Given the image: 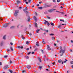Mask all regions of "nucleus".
Instances as JSON below:
<instances>
[{
  "label": "nucleus",
  "mask_w": 73,
  "mask_h": 73,
  "mask_svg": "<svg viewBox=\"0 0 73 73\" xmlns=\"http://www.w3.org/2000/svg\"><path fill=\"white\" fill-rule=\"evenodd\" d=\"M44 31H45V32H48V30H44Z\"/></svg>",
  "instance_id": "45"
},
{
  "label": "nucleus",
  "mask_w": 73,
  "mask_h": 73,
  "mask_svg": "<svg viewBox=\"0 0 73 73\" xmlns=\"http://www.w3.org/2000/svg\"><path fill=\"white\" fill-rule=\"evenodd\" d=\"M44 21H45V22H44V24H45V25H46V23H48V22L47 21H46V20H45Z\"/></svg>",
  "instance_id": "19"
},
{
  "label": "nucleus",
  "mask_w": 73,
  "mask_h": 73,
  "mask_svg": "<svg viewBox=\"0 0 73 73\" xmlns=\"http://www.w3.org/2000/svg\"><path fill=\"white\" fill-rule=\"evenodd\" d=\"M50 36H53L54 35V34L53 33L50 34L49 35Z\"/></svg>",
  "instance_id": "31"
},
{
  "label": "nucleus",
  "mask_w": 73,
  "mask_h": 73,
  "mask_svg": "<svg viewBox=\"0 0 73 73\" xmlns=\"http://www.w3.org/2000/svg\"><path fill=\"white\" fill-rule=\"evenodd\" d=\"M42 42L43 43V44H45V42L44 41H42Z\"/></svg>",
  "instance_id": "40"
},
{
  "label": "nucleus",
  "mask_w": 73,
  "mask_h": 73,
  "mask_svg": "<svg viewBox=\"0 0 73 73\" xmlns=\"http://www.w3.org/2000/svg\"><path fill=\"white\" fill-rule=\"evenodd\" d=\"M10 44L11 45H13V43H12V42H11L10 43Z\"/></svg>",
  "instance_id": "59"
},
{
  "label": "nucleus",
  "mask_w": 73,
  "mask_h": 73,
  "mask_svg": "<svg viewBox=\"0 0 73 73\" xmlns=\"http://www.w3.org/2000/svg\"><path fill=\"white\" fill-rule=\"evenodd\" d=\"M54 46H56V44L55 43H54Z\"/></svg>",
  "instance_id": "58"
},
{
  "label": "nucleus",
  "mask_w": 73,
  "mask_h": 73,
  "mask_svg": "<svg viewBox=\"0 0 73 73\" xmlns=\"http://www.w3.org/2000/svg\"><path fill=\"white\" fill-rule=\"evenodd\" d=\"M46 17L47 19H50V17H49L48 16H47Z\"/></svg>",
  "instance_id": "37"
},
{
  "label": "nucleus",
  "mask_w": 73,
  "mask_h": 73,
  "mask_svg": "<svg viewBox=\"0 0 73 73\" xmlns=\"http://www.w3.org/2000/svg\"><path fill=\"white\" fill-rule=\"evenodd\" d=\"M22 38L23 40H24V39H25V38L24 37H22Z\"/></svg>",
  "instance_id": "49"
},
{
  "label": "nucleus",
  "mask_w": 73,
  "mask_h": 73,
  "mask_svg": "<svg viewBox=\"0 0 73 73\" xmlns=\"http://www.w3.org/2000/svg\"><path fill=\"white\" fill-rule=\"evenodd\" d=\"M19 26H20V25H18V26H17V28H19Z\"/></svg>",
  "instance_id": "61"
},
{
  "label": "nucleus",
  "mask_w": 73,
  "mask_h": 73,
  "mask_svg": "<svg viewBox=\"0 0 73 73\" xmlns=\"http://www.w3.org/2000/svg\"><path fill=\"white\" fill-rule=\"evenodd\" d=\"M19 12V11L18 10H17L15 11V13H14V16H17V13Z\"/></svg>",
  "instance_id": "1"
},
{
  "label": "nucleus",
  "mask_w": 73,
  "mask_h": 73,
  "mask_svg": "<svg viewBox=\"0 0 73 73\" xmlns=\"http://www.w3.org/2000/svg\"><path fill=\"white\" fill-rule=\"evenodd\" d=\"M42 66H39V69H42Z\"/></svg>",
  "instance_id": "43"
},
{
  "label": "nucleus",
  "mask_w": 73,
  "mask_h": 73,
  "mask_svg": "<svg viewBox=\"0 0 73 73\" xmlns=\"http://www.w3.org/2000/svg\"><path fill=\"white\" fill-rule=\"evenodd\" d=\"M37 50V48H36V49L34 50V51H36Z\"/></svg>",
  "instance_id": "57"
},
{
  "label": "nucleus",
  "mask_w": 73,
  "mask_h": 73,
  "mask_svg": "<svg viewBox=\"0 0 73 73\" xmlns=\"http://www.w3.org/2000/svg\"><path fill=\"white\" fill-rule=\"evenodd\" d=\"M62 61V60L60 59L58 60V62H59V63H60V62H61Z\"/></svg>",
  "instance_id": "18"
},
{
  "label": "nucleus",
  "mask_w": 73,
  "mask_h": 73,
  "mask_svg": "<svg viewBox=\"0 0 73 73\" xmlns=\"http://www.w3.org/2000/svg\"><path fill=\"white\" fill-rule=\"evenodd\" d=\"M38 61H39V62H41V58L40 57H38Z\"/></svg>",
  "instance_id": "9"
},
{
  "label": "nucleus",
  "mask_w": 73,
  "mask_h": 73,
  "mask_svg": "<svg viewBox=\"0 0 73 73\" xmlns=\"http://www.w3.org/2000/svg\"><path fill=\"white\" fill-rule=\"evenodd\" d=\"M10 64H12V62L11 60H10Z\"/></svg>",
  "instance_id": "42"
},
{
  "label": "nucleus",
  "mask_w": 73,
  "mask_h": 73,
  "mask_svg": "<svg viewBox=\"0 0 73 73\" xmlns=\"http://www.w3.org/2000/svg\"><path fill=\"white\" fill-rule=\"evenodd\" d=\"M23 1H25V3H26V2H27V0H24Z\"/></svg>",
  "instance_id": "51"
},
{
  "label": "nucleus",
  "mask_w": 73,
  "mask_h": 73,
  "mask_svg": "<svg viewBox=\"0 0 73 73\" xmlns=\"http://www.w3.org/2000/svg\"><path fill=\"white\" fill-rule=\"evenodd\" d=\"M47 66H48V68H49V69H50V66H49V65H47Z\"/></svg>",
  "instance_id": "56"
},
{
  "label": "nucleus",
  "mask_w": 73,
  "mask_h": 73,
  "mask_svg": "<svg viewBox=\"0 0 73 73\" xmlns=\"http://www.w3.org/2000/svg\"><path fill=\"white\" fill-rule=\"evenodd\" d=\"M61 27V25H60L59 26H58V28H60Z\"/></svg>",
  "instance_id": "26"
},
{
  "label": "nucleus",
  "mask_w": 73,
  "mask_h": 73,
  "mask_svg": "<svg viewBox=\"0 0 73 73\" xmlns=\"http://www.w3.org/2000/svg\"><path fill=\"white\" fill-rule=\"evenodd\" d=\"M71 42H72V43H73V40H71Z\"/></svg>",
  "instance_id": "63"
},
{
  "label": "nucleus",
  "mask_w": 73,
  "mask_h": 73,
  "mask_svg": "<svg viewBox=\"0 0 73 73\" xmlns=\"http://www.w3.org/2000/svg\"><path fill=\"white\" fill-rule=\"evenodd\" d=\"M54 10H56V9H49L48 10V12H54Z\"/></svg>",
  "instance_id": "2"
},
{
  "label": "nucleus",
  "mask_w": 73,
  "mask_h": 73,
  "mask_svg": "<svg viewBox=\"0 0 73 73\" xmlns=\"http://www.w3.org/2000/svg\"><path fill=\"white\" fill-rule=\"evenodd\" d=\"M32 34L31 33H30L29 34V36H32Z\"/></svg>",
  "instance_id": "54"
},
{
  "label": "nucleus",
  "mask_w": 73,
  "mask_h": 73,
  "mask_svg": "<svg viewBox=\"0 0 73 73\" xmlns=\"http://www.w3.org/2000/svg\"><path fill=\"white\" fill-rule=\"evenodd\" d=\"M60 1H61L60 0H57V3H59Z\"/></svg>",
  "instance_id": "44"
},
{
  "label": "nucleus",
  "mask_w": 73,
  "mask_h": 73,
  "mask_svg": "<svg viewBox=\"0 0 73 73\" xmlns=\"http://www.w3.org/2000/svg\"><path fill=\"white\" fill-rule=\"evenodd\" d=\"M26 72V70H24L22 71V73H25Z\"/></svg>",
  "instance_id": "32"
},
{
  "label": "nucleus",
  "mask_w": 73,
  "mask_h": 73,
  "mask_svg": "<svg viewBox=\"0 0 73 73\" xmlns=\"http://www.w3.org/2000/svg\"><path fill=\"white\" fill-rule=\"evenodd\" d=\"M17 4H20V1H19V0H18L17 1Z\"/></svg>",
  "instance_id": "20"
},
{
  "label": "nucleus",
  "mask_w": 73,
  "mask_h": 73,
  "mask_svg": "<svg viewBox=\"0 0 73 73\" xmlns=\"http://www.w3.org/2000/svg\"><path fill=\"white\" fill-rule=\"evenodd\" d=\"M50 24L52 26H54V23H51Z\"/></svg>",
  "instance_id": "22"
},
{
  "label": "nucleus",
  "mask_w": 73,
  "mask_h": 73,
  "mask_svg": "<svg viewBox=\"0 0 73 73\" xmlns=\"http://www.w3.org/2000/svg\"><path fill=\"white\" fill-rule=\"evenodd\" d=\"M25 3L26 4H28V2H26Z\"/></svg>",
  "instance_id": "62"
},
{
  "label": "nucleus",
  "mask_w": 73,
  "mask_h": 73,
  "mask_svg": "<svg viewBox=\"0 0 73 73\" xmlns=\"http://www.w3.org/2000/svg\"><path fill=\"white\" fill-rule=\"evenodd\" d=\"M52 5H46L44 6V8H48V7H50Z\"/></svg>",
  "instance_id": "4"
},
{
  "label": "nucleus",
  "mask_w": 73,
  "mask_h": 73,
  "mask_svg": "<svg viewBox=\"0 0 73 73\" xmlns=\"http://www.w3.org/2000/svg\"><path fill=\"white\" fill-rule=\"evenodd\" d=\"M26 44H27L28 45L29 44V41H27L26 42Z\"/></svg>",
  "instance_id": "33"
},
{
  "label": "nucleus",
  "mask_w": 73,
  "mask_h": 73,
  "mask_svg": "<svg viewBox=\"0 0 73 73\" xmlns=\"http://www.w3.org/2000/svg\"><path fill=\"white\" fill-rule=\"evenodd\" d=\"M34 19L35 20V21L36 22L37 21V18H36V17L35 16L34 17Z\"/></svg>",
  "instance_id": "10"
},
{
  "label": "nucleus",
  "mask_w": 73,
  "mask_h": 73,
  "mask_svg": "<svg viewBox=\"0 0 73 73\" xmlns=\"http://www.w3.org/2000/svg\"><path fill=\"white\" fill-rule=\"evenodd\" d=\"M29 48H28L26 50H29Z\"/></svg>",
  "instance_id": "50"
},
{
  "label": "nucleus",
  "mask_w": 73,
  "mask_h": 73,
  "mask_svg": "<svg viewBox=\"0 0 73 73\" xmlns=\"http://www.w3.org/2000/svg\"><path fill=\"white\" fill-rule=\"evenodd\" d=\"M65 60L66 61H64V63H66V61H68V60H67L66 59H65Z\"/></svg>",
  "instance_id": "29"
},
{
  "label": "nucleus",
  "mask_w": 73,
  "mask_h": 73,
  "mask_svg": "<svg viewBox=\"0 0 73 73\" xmlns=\"http://www.w3.org/2000/svg\"><path fill=\"white\" fill-rule=\"evenodd\" d=\"M8 57V56H7V55H5V56H4V58H7V57Z\"/></svg>",
  "instance_id": "28"
},
{
  "label": "nucleus",
  "mask_w": 73,
  "mask_h": 73,
  "mask_svg": "<svg viewBox=\"0 0 73 73\" xmlns=\"http://www.w3.org/2000/svg\"><path fill=\"white\" fill-rule=\"evenodd\" d=\"M10 49L11 50V51H12V52L13 51V48H12V47H10Z\"/></svg>",
  "instance_id": "21"
},
{
  "label": "nucleus",
  "mask_w": 73,
  "mask_h": 73,
  "mask_svg": "<svg viewBox=\"0 0 73 73\" xmlns=\"http://www.w3.org/2000/svg\"><path fill=\"white\" fill-rule=\"evenodd\" d=\"M31 66H29V65H27V67L28 68V69H30Z\"/></svg>",
  "instance_id": "14"
},
{
  "label": "nucleus",
  "mask_w": 73,
  "mask_h": 73,
  "mask_svg": "<svg viewBox=\"0 0 73 73\" xmlns=\"http://www.w3.org/2000/svg\"><path fill=\"white\" fill-rule=\"evenodd\" d=\"M70 64H73V61H71Z\"/></svg>",
  "instance_id": "41"
},
{
  "label": "nucleus",
  "mask_w": 73,
  "mask_h": 73,
  "mask_svg": "<svg viewBox=\"0 0 73 73\" xmlns=\"http://www.w3.org/2000/svg\"><path fill=\"white\" fill-rule=\"evenodd\" d=\"M31 1V0H28V2L29 3H30Z\"/></svg>",
  "instance_id": "47"
},
{
  "label": "nucleus",
  "mask_w": 73,
  "mask_h": 73,
  "mask_svg": "<svg viewBox=\"0 0 73 73\" xmlns=\"http://www.w3.org/2000/svg\"><path fill=\"white\" fill-rule=\"evenodd\" d=\"M47 49L48 50H49L51 49V48H50L49 45H47Z\"/></svg>",
  "instance_id": "11"
},
{
  "label": "nucleus",
  "mask_w": 73,
  "mask_h": 73,
  "mask_svg": "<svg viewBox=\"0 0 73 73\" xmlns=\"http://www.w3.org/2000/svg\"><path fill=\"white\" fill-rule=\"evenodd\" d=\"M55 38H54V36H52V40H54V39Z\"/></svg>",
  "instance_id": "23"
},
{
  "label": "nucleus",
  "mask_w": 73,
  "mask_h": 73,
  "mask_svg": "<svg viewBox=\"0 0 73 73\" xmlns=\"http://www.w3.org/2000/svg\"><path fill=\"white\" fill-rule=\"evenodd\" d=\"M46 70H47V71H49V70H48V69H46Z\"/></svg>",
  "instance_id": "53"
},
{
  "label": "nucleus",
  "mask_w": 73,
  "mask_h": 73,
  "mask_svg": "<svg viewBox=\"0 0 73 73\" xmlns=\"http://www.w3.org/2000/svg\"><path fill=\"white\" fill-rule=\"evenodd\" d=\"M65 48H64V50H62V53H65Z\"/></svg>",
  "instance_id": "12"
},
{
  "label": "nucleus",
  "mask_w": 73,
  "mask_h": 73,
  "mask_svg": "<svg viewBox=\"0 0 73 73\" xmlns=\"http://www.w3.org/2000/svg\"><path fill=\"white\" fill-rule=\"evenodd\" d=\"M41 51L42 53H44V50H41Z\"/></svg>",
  "instance_id": "36"
},
{
  "label": "nucleus",
  "mask_w": 73,
  "mask_h": 73,
  "mask_svg": "<svg viewBox=\"0 0 73 73\" xmlns=\"http://www.w3.org/2000/svg\"><path fill=\"white\" fill-rule=\"evenodd\" d=\"M32 54H35V52H32Z\"/></svg>",
  "instance_id": "55"
},
{
  "label": "nucleus",
  "mask_w": 73,
  "mask_h": 73,
  "mask_svg": "<svg viewBox=\"0 0 73 73\" xmlns=\"http://www.w3.org/2000/svg\"><path fill=\"white\" fill-rule=\"evenodd\" d=\"M28 21H30V18H29V17H28Z\"/></svg>",
  "instance_id": "25"
},
{
  "label": "nucleus",
  "mask_w": 73,
  "mask_h": 73,
  "mask_svg": "<svg viewBox=\"0 0 73 73\" xmlns=\"http://www.w3.org/2000/svg\"><path fill=\"white\" fill-rule=\"evenodd\" d=\"M26 10H28V8H27V7H26L25 9H23V11H24V12H25L27 13H28V11Z\"/></svg>",
  "instance_id": "3"
},
{
  "label": "nucleus",
  "mask_w": 73,
  "mask_h": 73,
  "mask_svg": "<svg viewBox=\"0 0 73 73\" xmlns=\"http://www.w3.org/2000/svg\"><path fill=\"white\" fill-rule=\"evenodd\" d=\"M17 48H18V49H23V46H17Z\"/></svg>",
  "instance_id": "7"
},
{
  "label": "nucleus",
  "mask_w": 73,
  "mask_h": 73,
  "mask_svg": "<svg viewBox=\"0 0 73 73\" xmlns=\"http://www.w3.org/2000/svg\"><path fill=\"white\" fill-rule=\"evenodd\" d=\"M67 73H69V71H67Z\"/></svg>",
  "instance_id": "64"
},
{
  "label": "nucleus",
  "mask_w": 73,
  "mask_h": 73,
  "mask_svg": "<svg viewBox=\"0 0 73 73\" xmlns=\"http://www.w3.org/2000/svg\"><path fill=\"white\" fill-rule=\"evenodd\" d=\"M10 50H9V49H7V52H8V53H9V51H10Z\"/></svg>",
  "instance_id": "38"
},
{
  "label": "nucleus",
  "mask_w": 73,
  "mask_h": 73,
  "mask_svg": "<svg viewBox=\"0 0 73 73\" xmlns=\"http://www.w3.org/2000/svg\"><path fill=\"white\" fill-rule=\"evenodd\" d=\"M44 14H48V12L47 11H46L44 12Z\"/></svg>",
  "instance_id": "39"
},
{
  "label": "nucleus",
  "mask_w": 73,
  "mask_h": 73,
  "mask_svg": "<svg viewBox=\"0 0 73 73\" xmlns=\"http://www.w3.org/2000/svg\"><path fill=\"white\" fill-rule=\"evenodd\" d=\"M25 57H26V59H29V56H25Z\"/></svg>",
  "instance_id": "30"
},
{
  "label": "nucleus",
  "mask_w": 73,
  "mask_h": 73,
  "mask_svg": "<svg viewBox=\"0 0 73 73\" xmlns=\"http://www.w3.org/2000/svg\"><path fill=\"white\" fill-rule=\"evenodd\" d=\"M31 53H32V52H29L27 54L28 55H29V54H31Z\"/></svg>",
  "instance_id": "35"
},
{
  "label": "nucleus",
  "mask_w": 73,
  "mask_h": 73,
  "mask_svg": "<svg viewBox=\"0 0 73 73\" xmlns=\"http://www.w3.org/2000/svg\"><path fill=\"white\" fill-rule=\"evenodd\" d=\"M40 31V29H37L36 30V33H38V32Z\"/></svg>",
  "instance_id": "24"
},
{
  "label": "nucleus",
  "mask_w": 73,
  "mask_h": 73,
  "mask_svg": "<svg viewBox=\"0 0 73 73\" xmlns=\"http://www.w3.org/2000/svg\"><path fill=\"white\" fill-rule=\"evenodd\" d=\"M53 1L54 3H56V1L55 0H53Z\"/></svg>",
  "instance_id": "48"
},
{
  "label": "nucleus",
  "mask_w": 73,
  "mask_h": 73,
  "mask_svg": "<svg viewBox=\"0 0 73 73\" xmlns=\"http://www.w3.org/2000/svg\"><path fill=\"white\" fill-rule=\"evenodd\" d=\"M8 24L5 23L3 25V27L4 28H7V27H8Z\"/></svg>",
  "instance_id": "5"
},
{
  "label": "nucleus",
  "mask_w": 73,
  "mask_h": 73,
  "mask_svg": "<svg viewBox=\"0 0 73 73\" xmlns=\"http://www.w3.org/2000/svg\"><path fill=\"white\" fill-rule=\"evenodd\" d=\"M60 53H61L62 52V46H60Z\"/></svg>",
  "instance_id": "13"
},
{
  "label": "nucleus",
  "mask_w": 73,
  "mask_h": 73,
  "mask_svg": "<svg viewBox=\"0 0 73 73\" xmlns=\"http://www.w3.org/2000/svg\"><path fill=\"white\" fill-rule=\"evenodd\" d=\"M35 27H37V23H36L35 22Z\"/></svg>",
  "instance_id": "17"
},
{
  "label": "nucleus",
  "mask_w": 73,
  "mask_h": 73,
  "mask_svg": "<svg viewBox=\"0 0 73 73\" xmlns=\"http://www.w3.org/2000/svg\"><path fill=\"white\" fill-rule=\"evenodd\" d=\"M3 44H4V41H2L0 43V46H1L3 45Z\"/></svg>",
  "instance_id": "6"
},
{
  "label": "nucleus",
  "mask_w": 73,
  "mask_h": 73,
  "mask_svg": "<svg viewBox=\"0 0 73 73\" xmlns=\"http://www.w3.org/2000/svg\"><path fill=\"white\" fill-rule=\"evenodd\" d=\"M38 44V42H37L36 43V45L37 46H39V44Z\"/></svg>",
  "instance_id": "16"
},
{
  "label": "nucleus",
  "mask_w": 73,
  "mask_h": 73,
  "mask_svg": "<svg viewBox=\"0 0 73 73\" xmlns=\"http://www.w3.org/2000/svg\"><path fill=\"white\" fill-rule=\"evenodd\" d=\"M38 9H42V7H38Z\"/></svg>",
  "instance_id": "27"
},
{
  "label": "nucleus",
  "mask_w": 73,
  "mask_h": 73,
  "mask_svg": "<svg viewBox=\"0 0 73 73\" xmlns=\"http://www.w3.org/2000/svg\"><path fill=\"white\" fill-rule=\"evenodd\" d=\"M15 26H13L11 27V28L12 29L13 28H15Z\"/></svg>",
  "instance_id": "34"
},
{
  "label": "nucleus",
  "mask_w": 73,
  "mask_h": 73,
  "mask_svg": "<svg viewBox=\"0 0 73 73\" xmlns=\"http://www.w3.org/2000/svg\"><path fill=\"white\" fill-rule=\"evenodd\" d=\"M8 65H6L4 67V69H8Z\"/></svg>",
  "instance_id": "8"
},
{
  "label": "nucleus",
  "mask_w": 73,
  "mask_h": 73,
  "mask_svg": "<svg viewBox=\"0 0 73 73\" xmlns=\"http://www.w3.org/2000/svg\"><path fill=\"white\" fill-rule=\"evenodd\" d=\"M62 55H63V53H62V54H60V56H62Z\"/></svg>",
  "instance_id": "60"
},
{
  "label": "nucleus",
  "mask_w": 73,
  "mask_h": 73,
  "mask_svg": "<svg viewBox=\"0 0 73 73\" xmlns=\"http://www.w3.org/2000/svg\"><path fill=\"white\" fill-rule=\"evenodd\" d=\"M60 13H62V14L63 15H64V13L63 12H59Z\"/></svg>",
  "instance_id": "46"
},
{
  "label": "nucleus",
  "mask_w": 73,
  "mask_h": 73,
  "mask_svg": "<svg viewBox=\"0 0 73 73\" xmlns=\"http://www.w3.org/2000/svg\"><path fill=\"white\" fill-rule=\"evenodd\" d=\"M0 65H2V63L1 62H0Z\"/></svg>",
  "instance_id": "52"
},
{
  "label": "nucleus",
  "mask_w": 73,
  "mask_h": 73,
  "mask_svg": "<svg viewBox=\"0 0 73 73\" xmlns=\"http://www.w3.org/2000/svg\"><path fill=\"white\" fill-rule=\"evenodd\" d=\"M6 35H5L3 37V39H4V40H5L6 39Z\"/></svg>",
  "instance_id": "15"
}]
</instances>
